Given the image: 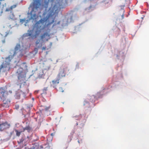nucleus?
Returning a JSON list of instances; mask_svg holds the SVG:
<instances>
[{
    "label": "nucleus",
    "instance_id": "a878e982",
    "mask_svg": "<svg viewBox=\"0 0 149 149\" xmlns=\"http://www.w3.org/2000/svg\"><path fill=\"white\" fill-rule=\"evenodd\" d=\"M77 66L78 67V64H77V65H76V67Z\"/></svg>",
    "mask_w": 149,
    "mask_h": 149
},
{
    "label": "nucleus",
    "instance_id": "aec40b11",
    "mask_svg": "<svg viewBox=\"0 0 149 149\" xmlns=\"http://www.w3.org/2000/svg\"><path fill=\"white\" fill-rule=\"evenodd\" d=\"M47 90V87L44 88L43 89V93H46V91Z\"/></svg>",
    "mask_w": 149,
    "mask_h": 149
},
{
    "label": "nucleus",
    "instance_id": "6e6552de",
    "mask_svg": "<svg viewBox=\"0 0 149 149\" xmlns=\"http://www.w3.org/2000/svg\"><path fill=\"white\" fill-rule=\"evenodd\" d=\"M36 47L34 49V51L36 53H37L38 52V50L39 48L42 47V42H40V40L38 39L36 42Z\"/></svg>",
    "mask_w": 149,
    "mask_h": 149
},
{
    "label": "nucleus",
    "instance_id": "cd10ccee",
    "mask_svg": "<svg viewBox=\"0 0 149 149\" xmlns=\"http://www.w3.org/2000/svg\"><path fill=\"white\" fill-rule=\"evenodd\" d=\"M49 108H50L49 107H48V109H49Z\"/></svg>",
    "mask_w": 149,
    "mask_h": 149
},
{
    "label": "nucleus",
    "instance_id": "dca6fc26",
    "mask_svg": "<svg viewBox=\"0 0 149 149\" xmlns=\"http://www.w3.org/2000/svg\"><path fill=\"white\" fill-rule=\"evenodd\" d=\"M73 118H74L76 120H79L81 118L82 115H79L78 116H74Z\"/></svg>",
    "mask_w": 149,
    "mask_h": 149
},
{
    "label": "nucleus",
    "instance_id": "9d476101",
    "mask_svg": "<svg viewBox=\"0 0 149 149\" xmlns=\"http://www.w3.org/2000/svg\"><path fill=\"white\" fill-rule=\"evenodd\" d=\"M50 35L47 32H45L43 34L41 35L40 36V41H43L44 39H46V38H48L49 37Z\"/></svg>",
    "mask_w": 149,
    "mask_h": 149
},
{
    "label": "nucleus",
    "instance_id": "9b49d317",
    "mask_svg": "<svg viewBox=\"0 0 149 149\" xmlns=\"http://www.w3.org/2000/svg\"><path fill=\"white\" fill-rule=\"evenodd\" d=\"M23 93V92L20 91H16L15 95V98L17 99H19L21 94Z\"/></svg>",
    "mask_w": 149,
    "mask_h": 149
},
{
    "label": "nucleus",
    "instance_id": "39448f33",
    "mask_svg": "<svg viewBox=\"0 0 149 149\" xmlns=\"http://www.w3.org/2000/svg\"><path fill=\"white\" fill-rule=\"evenodd\" d=\"M70 73V70L67 65H64L60 68L59 72L57 76V78L60 79L63 77H64L66 75H68Z\"/></svg>",
    "mask_w": 149,
    "mask_h": 149
},
{
    "label": "nucleus",
    "instance_id": "4468645a",
    "mask_svg": "<svg viewBox=\"0 0 149 149\" xmlns=\"http://www.w3.org/2000/svg\"><path fill=\"white\" fill-rule=\"evenodd\" d=\"M3 103L2 104V106L5 108H8L9 107V105L8 102H6L5 100L3 101Z\"/></svg>",
    "mask_w": 149,
    "mask_h": 149
},
{
    "label": "nucleus",
    "instance_id": "20e7f679",
    "mask_svg": "<svg viewBox=\"0 0 149 149\" xmlns=\"http://www.w3.org/2000/svg\"><path fill=\"white\" fill-rule=\"evenodd\" d=\"M16 73L18 79L17 85H19L21 88L22 85L26 83V74L23 69L21 68L18 69Z\"/></svg>",
    "mask_w": 149,
    "mask_h": 149
},
{
    "label": "nucleus",
    "instance_id": "5701e85b",
    "mask_svg": "<svg viewBox=\"0 0 149 149\" xmlns=\"http://www.w3.org/2000/svg\"><path fill=\"white\" fill-rule=\"evenodd\" d=\"M121 17H122V19H123L124 17V14H122V15H121Z\"/></svg>",
    "mask_w": 149,
    "mask_h": 149
},
{
    "label": "nucleus",
    "instance_id": "a211bd4d",
    "mask_svg": "<svg viewBox=\"0 0 149 149\" xmlns=\"http://www.w3.org/2000/svg\"><path fill=\"white\" fill-rule=\"evenodd\" d=\"M84 106L86 105V107H89L90 105L88 102L86 101H84Z\"/></svg>",
    "mask_w": 149,
    "mask_h": 149
},
{
    "label": "nucleus",
    "instance_id": "1a4fd4ad",
    "mask_svg": "<svg viewBox=\"0 0 149 149\" xmlns=\"http://www.w3.org/2000/svg\"><path fill=\"white\" fill-rule=\"evenodd\" d=\"M60 80V79L57 78L56 77V79H55L52 81L51 85L54 88H55L57 85L59 83V81Z\"/></svg>",
    "mask_w": 149,
    "mask_h": 149
},
{
    "label": "nucleus",
    "instance_id": "7ed1b4c3",
    "mask_svg": "<svg viewBox=\"0 0 149 149\" xmlns=\"http://www.w3.org/2000/svg\"><path fill=\"white\" fill-rule=\"evenodd\" d=\"M41 0H33V3L30 6L32 8V10L30 13H28L29 20H36L38 17V16L36 15V12L41 6Z\"/></svg>",
    "mask_w": 149,
    "mask_h": 149
},
{
    "label": "nucleus",
    "instance_id": "393cba45",
    "mask_svg": "<svg viewBox=\"0 0 149 149\" xmlns=\"http://www.w3.org/2000/svg\"><path fill=\"white\" fill-rule=\"evenodd\" d=\"M27 138H28V139H29V136H27Z\"/></svg>",
    "mask_w": 149,
    "mask_h": 149
},
{
    "label": "nucleus",
    "instance_id": "ddd939ff",
    "mask_svg": "<svg viewBox=\"0 0 149 149\" xmlns=\"http://www.w3.org/2000/svg\"><path fill=\"white\" fill-rule=\"evenodd\" d=\"M16 6L15 5H14L9 8H7L6 10V11H11L13 9L16 7Z\"/></svg>",
    "mask_w": 149,
    "mask_h": 149
},
{
    "label": "nucleus",
    "instance_id": "6ab92c4d",
    "mask_svg": "<svg viewBox=\"0 0 149 149\" xmlns=\"http://www.w3.org/2000/svg\"><path fill=\"white\" fill-rule=\"evenodd\" d=\"M24 140V139L22 138L19 140V141H18L17 142L18 143H22Z\"/></svg>",
    "mask_w": 149,
    "mask_h": 149
},
{
    "label": "nucleus",
    "instance_id": "423d86ee",
    "mask_svg": "<svg viewBox=\"0 0 149 149\" xmlns=\"http://www.w3.org/2000/svg\"><path fill=\"white\" fill-rule=\"evenodd\" d=\"M12 93V91L10 90L8 91H6L5 89L3 88H0V98L4 99H6L7 96Z\"/></svg>",
    "mask_w": 149,
    "mask_h": 149
},
{
    "label": "nucleus",
    "instance_id": "f8f14e48",
    "mask_svg": "<svg viewBox=\"0 0 149 149\" xmlns=\"http://www.w3.org/2000/svg\"><path fill=\"white\" fill-rule=\"evenodd\" d=\"M31 129V128L29 125L23 128L22 132H24L25 130H26L28 132H29Z\"/></svg>",
    "mask_w": 149,
    "mask_h": 149
},
{
    "label": "nucleus",
    "instance_id": "f257e3e1",
    "mask_svg": "<svg viewBox=\"0 0 149 149\" xmlns=\"http://www.w3.org/2000/svg\"><path fill=\"white\" fill-rule=\"evenodd\" d=\"M63 0H52L51 6L49 8V13L45 17L41 19L33 25L31 30H28V33L23 35L24 37H29V38L34 39L39 35L42 31H47L54 22L53 26L59 24L60 21H54L55 17L58 15V11L63 8Z\"/></svg>",
    "mask_w": 149,
    "mask_h": 149
},
{
    "label": "nucleus",
    "instance_id": "0eeeda50",
    "mask_svg": "<svg viewBox=\"0 0 149 149\" xmlns=\"http://www.w3.org/2000/svg\"><path fill=\"white\" fill-rule=\"evenodd\" d=\"M10 127V125L7 122L0 124V131H2Z\"/></svg>",
    "mask_w": 149,
    "mask_h": 149
},
{
    "label": "nucleus",
    "instance_id": "f3484780",
    "mask_svg": "<svg viewBox=\"0 0 149 149\" xmlns=\"http://www.w3.org/2000/svg\"><path fill=\"white\" fill-rule=\"evenodd\" d=\"M15 131L16 133V135L18 136H20L21 132H22V131L20 132H19L17 130H15Z\"/></svg>",
    "mask_w": 149,
    "mask_h": 149
},
{
    "label": "nucleus",
    "instance_id": "2eb2a0df",
    "mask_svg": "<svg viewBox=\"0 0 149 149\" xmlns=\"http://www.w3.org/2000/svg\"><path fill=\"white\" fill-rule=\"evenodd\" d=\"M88 99L89 100L90 102H94L96 99H95V96L93 95L91 96V98H89Z\"/></svg>",
    "mask_w": 149,
    "mask_h": 149
},
{
    "label": "nucleus",
    "instance_id": "f03ea898",
    "mask_svg": "<svg viewBox=\"0 0 149 149\" xmlns=\"http://www.w3.org/2000/svg\"><path fill=\"white\" fill-rule=\"evenodd\" d=\"M22 49H21L20 45L19 44H17L15 48L14 51L13 50L10 51V53H13V54L6 57L5 60L0 66V72H6L10 70L11 68V60L15 54L18 52H20Z\"/></svg>",
    "mask_w": 149,
    "mask_h": 149
},
{
    "label": "nucleus",
    "instance_id": "412c9836",
    "mask_svg": "<svg viewBox=\"0 0 149 149\" xmlns=\"http://www.w3.org/2000/svg\"><path fill=\"white\" fill-rule=\"evenodd\" d=\"M20 22H22V23H23L24 22H25L26 21V19H21Z\"/></svg>",
    "mask_w": 149,
    "mask_h": 149
},
{
    "label": "nucleus",
    "instance_id": "bb28decb",
    "mask_svg": "<svg viewBox=\"0 0 149 149\" xmlns=\"http://www.w3.org/2000/svg\"><path fill=\"white\" fill-rule=\"evenodd\" d=\"M51 134V135L52 136V135H53V133H52V134Z\"/></svg>",
    "mask_w": 149,
    "mask_h": 149
},
{
    "label": "nucleus",
    "instance_id": "b1692460",
    "mask_svg": "<svg viewBox=\"0 0 149 149\" xmlns=\"http://www.w3.org/2000/svg\"><path fill=\"white\" fill-rule=\"evenodd\" d=\"M5 42V40L4 39L3 40H2V42L3 43H4Z\"/></svg>",
    "mask_w": 149,
    "mask_h": 149
},
{
    "label": "nucleus",
    "instance_id": "4be33fe9",
    "mask_svg": "<svg viewBox=\"0 0 149 149\" xmlns=\"http://www.w3.org/2000/svg\"><path fill=\"white\" fill-rule=\"evenodd\" d=\"M42 49V50H45L46 49V47H43Z\"/></svg>",
    "mask_w": 149,
    "mask_h": 149
}]
</instances>
